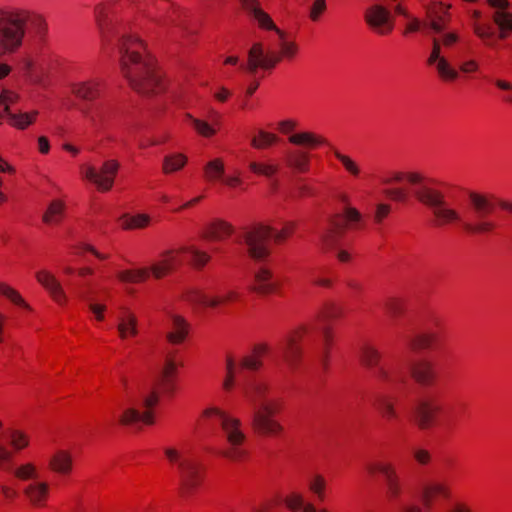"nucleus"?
<instances>
[{"label":"nucleus","mask_w":512,"mask_h":512,"mask_svg":"<svg viewBox=\"0 0 512 512\" xmlns=\"http://www.w3.org/2000/svg\"><path fill=\"white\" fill-rule=\"evenodd\" d=\"M118 49L120 73L134 91L146 96L164 91L165 74L143 39L136 34L122 35Z\"/></svg>","instance_id":"obj_1"},{"label":"nucleus","mask_w":512,"mask_h":512,"mask_svg":"<svg viewBox=\"0 0 512 512\" xmlns=\"http://www.w3.org/2000/svg\"><path fill=\"white\" fill-rule=\"evenodd\" d=\"M32 12L22 8L0 7V55L17 52L23 45Z\"/></svg>","instance_id":"obj_2"},{"label":"nucleus","mask_w":512,"mask_h":512,"mask_svg":"<svg viewBox=\"0 0 512 512\" xmlns=\"http://www.w3.org/2000/svg\"><path fill=\"white\" fill-rule=\"evenodd\" d=\"M170 462L175 463L179 473L180 494L183 497L194 495L204 478V466L196 458L183 455L174 448L165 449Z\"/></svg>","instance_id":"obj_3"},{"label":"nucleus","mask_w":512,"mask_h":512,"mask_svg":"<svg viewBox=\"0 0 512 512\" xmlns=\"http://www.w3.org/2000/svg\"><path fill=\"white\" fill-rule=\"evenodd\" d=\"M119 169L118 160L107 159L99 168L89 164L82 165L80 172L82 178L93 184L99 192H108L114 186Z\"/></svg>","instance_id":"obj_4"},{"label":"nucleus","mask_w":512,"mask_h":512,"mask_svg":"<svg viewBox=\"0 0 512 512\" xmlns=\"http://www.w3.org/2000/svg\"><path fill=\"white\" fill-rule=\"evenodd\" d=\"M221 427L227 439L228 447L220 452V455L239 462L247 457V450L243 448L245 433L238 418H222Z\"/></svg>","instance_id":"obj_5"},{"label":"nucleus","mask_w":512,"mask_h":512,"mask_svg":"<svg viewBox=\"0 0 512 512\" xmlns=\"http://www.w3.org/2000/svg\"><path fill=\"white\" fill-rule=\"evenodd\" d=\"M272 232L273 228L264 223H256L245 231L244 242L252 259L264 260L270 256Z\"/></svg>","instance_id":"obj_6"},{"label":"nucleus","mask_w":512,"mask_h":512,"mask_svg":"<svg viewBox=\"0 0 512 512\" xmlns=\"http://www.w3.org/2000/svg\"><path fill=\"white\" fill-rule=\"evenodd\" d=\"M239 297L240 294L236 289L226 287L216 291L191 290L187 300L203 307L217 308L236 302Z\"/></svg>","instance_id":"obj_7"},{"label":"nucleus","mask_w":512,"mask_h":512,"mask_svg":"<svg viewBox=\"0 0 512 512\" xmlns=\"http://www.w3.org/2000/svg\"><path fill=\"white\" fill-rule=\"evenodd\" d=\"M183 363L177 352L165 355L159 373V390L165 396H172L178 389V373Z\"/></svg>","instance_id":"obj_8"},{"label":"nucleus","mask_w":512,"mask_h":512,"mask_svg":"<svg viewBox=\"0 0 512 512\" xmlns=\"http://www.w3.org/2000/svg\"><path fill=\"white\" fill-rule=\"evenodd\" d=\"M35 280L57 306L63 308L68 305V294L53 271L48 268H40L35 272Z\"/></svg>","instance_id":"obj_9"},{"label":"nucleus","mask_w":512,"mask_h":512,"mask_svg":"<svg viewBox=\"0 0 512 512\" xmlns=\"http://www.w3.org/2000/svg\"><path fill=\"white\" fill-rule=\"evenodd\" d=\"M97 27L100 35L101 45L106 49L112 38L118 34V23L114 16L112 3H102L95 10Z\"/></svg>","instance_id":"obj_10"},{"label":"nucleus","mask_w":512,"mask_h":512,"mask_svg":"<svg viewBox=\"0 0 512 512\" xmlns=\"http://www.w3.org/2000/svg\"><path fill=\"white\" fill-rule=\"evenodd\" d=\"M366 24L379 35H388L394 28V21L388 8L380 4L368 7L364 14Z\"/></svg>","instance_id":"obj_11"},{"label":"nucleus","mask_w":512,"mask_h":512,"mask_svg":"<svg viewBox=\"0 0 512 512\" xmlns=\"http://www.w3.org/2000/svg\"><path fill=\"white\" fill-rule=\"evenodd\" d=\"M277 58L274 57L273 50H266L261 42L254 43L248 51L247 63L245 68L250 73H255L257 70H270L276 67Z\"/></svg>","instance_id":"obj_12"},{"label":"nucleus","mask_w":512,"mask_h":512,"mask_svg":"<svg viewBox=\"0 0 512 512\" xmlns=\"http://www.w3.org/2000/svg\"><path fill=\"white\" fill-rule=\"evenodd\" d=\"M185 119L189 122L195 134L205 139L215 137L222 127L221 115L215 110L210 112V117L207 119L196 117L189 112L185 114Z\"/></svg>","instance_id":"obj_13"},{"label":"nucleus","mask_w":512,"mask_h":512,"mask_svg":"<svg viewBox=\"0 0 512 512\" xmlns=\"http://www.w3.org/2000/svg\"><path fill=\"white\" fill-rule=\"evenodd\" d=\"M343 224H339L336 220L331 222V227L323 234V241L329 243L334 240L337 234L342 233L345 229H354L362 221V214L360 211L349 205L345 204L340 216Z\"/></svg>","instance_id":"obj_14"},{"label":"nucleus","mask_w":512,"mask_h":512,"mask_svg":"<svg viewBox=\"0 0 512 512\" xmlns=\"http://www.w3.org/2000/svg\"><path fill=\"white\" fill-rule=\"evenodd\" d=\"M366 469L371 475H374L375 473H380L383 475L387 494L390 498H397L401 494L402 488L400 478L392 464L383 462H370L367 463Z\"/></svg>","instance_id":"obj_15"},{"label":"nucleus","mask_w":512,"mask_h":512,"mask_svg":"<svg viewBox=\"0 0 512 512\" xmlns=\"http://www.w3.org/2000/svg\"><path fill=\"white\" fill-rule=\"evenodd\" d=\"M190 330L191 324L186 317L179 313H171L165 339L171 345H181L187 340Z\"/></svg>","instance_id":"obj_16"},{"label":"nucleus","mask_w":512,"mask_h":512,"mask_svg":"<svg viewBox=\"0 0 512 512\" xmlns=\"http://www.w3.org/2000/svg\"><path fill=\"white\" fill-rule=\"evenodd\" d=\"M182 254L183 250H181V247L164 251L159 259L150 266L152 276L155 279H161L167 276L181 264Z\"/></svg>","instance_id":"obj_17"},{"label":"nucleus","mask_w":512,"mask_h":512,"mask_svg":"<svg viewBox=\"0 0 512 512\" xmlns=\"http://www.w3.org/2000/svg\"><path fill=\"white\" fill-rule=\"evenodd\" d=\"M445 399L436 394H426L418 398L414 405L417 416H437L448 412Z\"/></svg>","instance_id":"obj_18"},{"label":"nucleus","mask_w":512,"mask_h":512,"mask_svg":"<svg viewBox=\"0 0 512 512\" xmlns=\"http://www.w3.org/2000/svg\"><path fill=\"white\" fill-rule=\"evenodd\" d=\"M308 334V327L300 325L292 329L286 338L284 358L289 364H295L302 356L301 341Z\"/></svg>","instance_id":"obj_19"},{"label":"nucleus","mask_w":512,"mask_h":512,"mask_svg":"<svg viewBox=\"0 0 512 512\" xmlns=\"http://www.w3.org/2000/svg\"><path fill=\"white\" fill-rule=\"evenodd\" d=\"M277 49L273 50L277 64L281 61H293L300 52L296 40L285 30L277 31Z\"/></svg>","instance_id":"obj_20"},{"label":"nucleus","mask_w":512,"mask_h":512,"mask_svg":"<svg viewBox=\"0 0 512 512\" xmlns=\"http://www.w3.org/2000/svg\"><path fill=\"white\" fill-rule=\"evenodd\" d=\"M101 80L98 78H88L71 82L69 87L73 96L83 101H94L100 96Z\"/></svg>","instance_id":"obj_21"},{"label":"nucleus","mask_w":512,"mask_h":512,"mask_svg":"<svg viewBox=\"0 0 512 512\" xmlns=\"http://www.w3.org/2000/svg\"><path fill=\"white\" fill-rule=\"evenodd\" d=\"M451 8V4H446L443 2H432L428 6L426 12L427 19L430 23V27L434 31L440 32L449 25V23L451 22Z\"/></svg>","instance_id":"obj_22"},{"label":"nucleus","mask_w":512,"mask_h":512,"mask_svg":"<svg viewBox=\"0 0 512 512\" xmlns=\"http://www.w3.org/2000/svg\"><path fill=\"white\" fill-rule=\"evenodd\" d=\"M117 332L121 340L125 341L139 334L138 318L129 308H122L117 318Z\"/></svg>","instance_id":"obj_23"},{"label":"nucleus","mask_w":512,"mask_h":512,"mask_svg":"<svg viewBox=\"0 0 512 512\" xmlns=\"http://www.w3.org/2000/svg\"><path fill=\"white\" fill-rule=\"evenodd\" d=\"M270 350V345L266 342L254 344L250 352L241 359V367L250 371L260 370L263 367L264 359L269 355Z\"/></svg>","instance_id":"obj_24"},{"label":"nucleus","mask_w":512,"mask_h":512,"mask_svg":"<svg viewBox=\"0 0 512 512\" xmlns=\"http://www.w3.org/2000/svg\"><path fill=\"white\" fill-rule=\"evenodd\" d=\"M235 232V227L228 221L215 218L210 221L203 232V238L210 241H225Z\"/></svg>","instance_id":"obj_25"},{"label":"nucleus","mask_w":512,"mask_h":512,"mask_svg":"<svg viewBox=\"0 0 512 512\" xmlns=\"http://www.w3.org/2000/svg\"><path fill=\"white\" fill-rule=\"evenodd\" d=\"M286 400L278 394H268L256 403L257 416H275L286 412Z\"/></svg>","instance_id":"obj_26"},{"label":"nucleus","mask_w":512,"mask_h":512,"mask_svg":"<svg viewBox=\"0 0 512 512\" xmlns=\"http://www.w3.org/2000/svg\"><path fill=\"white\" fill-rule=\"evenodd\" d=\"M411 376L419 385H433L437 380V372L434 363L428 359L419 360L413 365Z\"/></svg>","instance_id":"obj_27"},{"label":"nucleus","mask_w":512,"mask_h":512,"mask_svg":"<svg viewBox=\"0 0 512 512\" xmlns=\"http://www.w3.org/2000/svg\"><path fill=\"white\" fill-rule=\"evenodd\" d=\"M40 111L38 109L16 110L9 113L6 117L8 124L18 131H25L33 127L39 119Z\"/></svg>","instance_id":"obj_28"},{"label":"nucleus","mask_w":512,"mask_h":512,"mask_svg":"<svg viewBox=\"0 0 512 512\" xmlns=\"http://www.w3.org/2000/svg\"><path fill=\"white\" fill-rule=\"evenodd\" d=\"M414 196L423 204L431 206L434 209L441 202L445 200L444 195L431 187V181L424 176V181L420 184L414 185Z\"/></svg>","instance_id":"obj_29"},{"label":"nucleus","mask_w":512,"mask_h":512,"mask_svg":"<svg viewBox=\"0 0 512 512\" xmlns=\"http://www.w3.org/2000/svg\"><path fill=\"white\" fill-rule=\"evenodd\" d=\"M252 289L262 295L272 294L277 290L273 271L269 267L260 266L256 269Z\"/></svg>","instance_id":"obj_30"},{"label":"nucleus","mask_w":512,"mask_h":512,"mask_svg":"<svg viewBox=\"0 0 512 512\" xmlns=\"http://www.w3.org/2000/svg\"><path fill=\"white\" fill-rule=\"evenodd\" d=\"M451 496L448 485L442 482H430L424 485L421 498L426 509H432L437 499L442 498L444 500L449 499Z\"/></svg>","instance_id":"obj_31"},{"label":"nucleus","mask_w":512,"mask_h":512,"mask_svg":"<svg viewBox=\"0 0 512 512\" xmlns=\"http://www.w3.org/2000/svg\"><path fill=\"white\" fill-rule=\"evenodd\" d=\"M433 216L437 226H450L463 223V218L456 208L445 200L433 209Z\"/></svg>","instance_id":"obj_32"},{"label":"nucleus","mask_w":512,"mask_h":512,"mask_svg":"<svg viewBox=\"0 0 512 512\" xmlns=\"http://www.w3.org/2000/svg\"><path fill=\"white\" fill-rule=\"evenodd\" d=\"M288 142L295 146L313 150L326 145L327 140L324 136L318 133L311 131H300L291 134L288 137Z\"/></svg>","instance_id":"obj_33"},{"label":"nucleus","mask_w":512,"mask_h":512,"mask_svg":"<svg viewBox=\"0 0 512 512\" xmlns=\"http://www.w3.org/2000/svg\"><path fill=\"white\" fill-rule=\"evenodd\" d=\"M310 154L301 149L289 150L285 156L287 167L298 173H307L310 170Z\"/></svg>","instance_id":"obj_34"},{"label":"nucleus","mask_w":512,"mask_h":512,"mask_svg":"<svg viewBox=\"0 0 512 512\" xmlns=\"http://www.w3.org/2000/svg\"><path fill=\"white\" fill-rule=\"evenodd\" d=\"M152 276L148 266H140L119 270L116 278L124 284H139L146 282Z\"/></svg>","instance_id":"obj_35"},{"label":"nucleus","mask_w":512,"mask_h":512,"mask_svg":"<svg viewBox=\"0 0 512 512\" xmlns=\"http://www.w3.org/2000/svg\"><path fill=\"white\" fill-rule=\"evenodd\" d=\"M56 59L40 55H25L20 60L21 69L28 76H32L35 72L45 71V66L52 64Z\"/></svg>","instance_id":"obj_36"},{"label":"nucleus","mask_w":512,"mask_h":512,"mask_svg":"<svg viewBox=\"0 0 512 512\" xmlns=\"http://www.w3.org/2000/svg\"><path fill=\"white\" fill-rule=\"evenodd\" d=\"M203 178L209 183L221 182L225 176V161L222 157L208 160L202 169Z\"/></svg>","instance_id":"obj_37"},{"label":"nucleus","mask_w":512,"mask_h":512,"mask_svg":"<svg viewBox=\"0 0 512 512\" xmlns=\"http://www.w3.org/2000/svg\"><path fill=\"white\" fill-rule=\"evenodd\" d=\"M406 181L410 185L420 184L424 181V175L417 171H391L381 179L382 184L390 185Z\"/></svg>","instance_id":"obj_38"},{"label":"nucleus","mask_w":512,"mask_h":512,"mask_svg":"<svg viewBox=\"0 0 512 512\" xmlns=\"http://www.w3.org/2000/svg\"><path fill=\"white\" fill-rule=\"evenodd\" d=\"M473 34L488 48L495 47V38L498 37L495 28L489 22L472 21Z\"/></svg>","instance_id":"obj_39"},{"label":"nucleus","mask_w":512,"mask_h":512,"mask_svg":"<svg viewBox=\"0 0 512 512\" xmlns=\"http://www.w3.org/2000/svg\"><path fill=\"white\" fill-rule=\"evenodd\" d=\"M24 494L34 506H44L49 495V485L45 482H33L24 488Z\"/></svg>","instance_id":"obj_40"},{"label":"nucleus","mask_w":512,"mask_h":512,"mask_svg":"<svg viewBox=\"0 0 512 512\" xmlns=\"http://www.w3.org/2000/svg\"><path fill=\"white\" fill-rule=\"evenodd\" d=\"M66 204L62 199L52 200L45 210L42 221L49 226H55L61 223L64 218Z\"/></svg>","instance_id":"obj_41"},{"label":"nucleus","mask_w":512,"mask_h":512,"mask_svg":"<svg viewBox=\"0 0 512 512\" xmlns=\"http://www.w3.org/2000/svg\"><path fill=\"white\" fill-rule=\"evenodd\" d=\"M188 161V156L183 152L168 153L162 161V172L166 175L179 172L188 164Z\"/></svg>","instance_id":"obj_42"},{"label":"nucleus","mask_w":512,"mask_h":512,"mask_svg":"<svg viewBox=\"0 0 512 512\" xmlns=\"http://www.w3.org/2000/svg\"><path fill=\"white\" fill-rule=\"evenodd\" d=\"M50 469L61 475L68 476L73 469V458L68 451L57 452L50 460Z\"/></svg>","instance_id":"obj_43"},{"label":"nucleus","mask_w":512,"mask_h":512,"mask_svg":"<svg viewBox=\"0 0 512 512\" xmlns=\"http://www.w3.org/2000/svg\"><path fill=\"white\" fill-rule=\"evenodd\" d=\"M22 99L20 92L11 86L0 87V109L3 111L4 116L11 113V107L17 105Z\"/></svg>","instance_id":"obj_44"},{"label":"nucleus","mask_w":512,"mask_h":512,"mask_svg":"<svg viewBox=\"0 0 512 512\" xmlns=\"http://www.w3.org/2000/svg\"><path fill=\"white\" fill-rule=\"evenodd\" d=\"M334 157L341 164L343 170L353 179H360L363 173L361 164L352 156L339 150H334Z\"/></svg>","instance_id":"obj_45"},{"label":"nucleus","mask_w":512,"mask_h":512,"mask_svg":"<svg viewBox=\"0 0 512 512\" xmlns=\"http://www.w3.org/2000/svg\"><path fill=\"white\" fill-rule=\"evenodd\" d=\"M469 200L479 217L486 216L494 210V203L489 195L472 192L469 194Z\"/></svg>","instance_id":"obj_46"},{"label":"nucleus","mask_w":512,"mask_h":512,"mask_svg":"<svg viewBox=\"0 0 512 512\" xmlns=\"http://www.w3.org/2000/svg\"><path fill=\"white\" fill-rule=\"evenodd\" d=\"M151 221V216L146 213L125 214L120 218V226L125 230L144 229Z\"/></svg>","instance_id":"obj_47"},{"label":"nucleus","mask_w":512,"mask_h":512,"mask_svg":"<svg viewBox=\"0 0 512 512\" xmlns=\"http://www.w3.org/2000/svg\"><path fill=\"white\" fill-rule=\"evenodd\" d=\"M492 20L499 29V39H506L512 33V13L508 10L495 11Z\"/></svg>","instance_id":"obj_48"},{"label":"nucleus","mask_w":512,"mask_h":512,"mask_svg":"<svg viewBox=\"0 0 512 512\" xmlns=\"http://www.w3.org/2000/svg\"><path fill=\"white\" fill-rule=\"evenodd\" d=\"M285 504L293 512H329L327 509L317 510L312 503H306L300 493H291L288 495L285 499Z\"/></svg>","instance_id":"obj_49"},{"label":"nucleus","mask_w":512,"mask_h":512,"mask_svg":"<svg viewBox=\"0 0 512 512\" xmlns=\"http://www.w3.org/2000/svg\"><path fill=\"white\" fill-rule=\"evenodd\" d=\"M251 15L260 30L274 32L275 35H277V31L283 30L276 25L271 15L262 7L251 13Z\"/></svg>","instance_id":"obj_50"},{"label":"nucleus","mask_w":512,"mask_h":512,"mask_svg":"<svg viewBox=\"0 0 512 512\" xmlns=\"http://www.w3.org/2000/svg\"><path fill=\"white\" fill-rule=\"evenodd\" d=\"M0 296L9 300L12 304L26 310H30V305L22 297L20 292L4 281H0Z\"/></svg>","instance_id":"obj_51"},{"label":"nucleus","mask_w":512,"mask_h":512,"mask_svg":"<svg viewBox=\"0 0 512 512\" xmlns=\"http://www.w3.org/2000/svg\"><path fill=\"white\" fill-rule=\"evenodd\" d=\"M160 402V395L157 391H151L146 394L141 402V411L132 409L130 416H150Z\"/></svg>","instance_id":"obj_52"},{"label":"nucleus","mask_w":512,"mask_h":512,"mask_svg":"<svg viewBox=\"0 0 512 512\" xmlns=\"http://www.w3.org/2000/svg\"><path fill=\"white\" fill-rule=\"evenodd\" d=\"M278 142L279 137L275 133L260 129L252 137L250 144L253 148L262 150L267 149Z\"/></svg>","instance_id":"obj_53"},{"label":"nucleus","mask_w":512,"mask_h":512,"mask_svg":"<svg viewBox=\"0 0 512 512\" xmlns=\"http://www.w3.org/2000/svg\"><path fill=\"white\" fill-rule=\"evenodd\" d=\"M181 250H183V254H188L191 257L193 265L197 268L204 267L211 260V256L207 251L194 244L183 246Z\"/></svg>","instance_id":"obj_54"},{"label":"nucleus","mask_w":512,"mask_h":512,"mask_svg":"<svg viewBox=\"0 0 512 512\" xmlns=\"http://www.w3.org/2000/svg\"><path fill=\"white\" fill-rule=\"evenodd\" d=\"M249 170L258 176L273 177L279 172V165L273 161H251Z\"/></svg>","instance_id":"obj_55"},{"label":"nucleus","mask_w":512,"mask_h":512,"mask_svg":"<svg viewBox=\"0 0 512 512\" xmlns=\"http://www.w3.org/2000/svg\"><path fill=\"white\" fill-rule=\"evenodd\" d=\"M308 490L316 496L319 501H324L326 495L327 481L321 474H313L307 481Z\"/></svg>","instance_id":"obj_56"},{"label":"nucleus","mask_w":512,"mask_h":512,"mask_svg":"<svg viewBox=\"0 0 512 512\" xmlns=\"http://www.w3.org/2000/svg\"><path fill=\"white\" fill-rule=\"evenodd\" d=\"M438 341L436 331H423L417 334L412 340V346L418 350H426L435 345Z\"/></svg>","instance_id":"obj_57"},{"label":"nucleus","mask_w":512,"mask_h":512,"mask_svg":"<svg viewBox=\"0 0 512 512\" xmlns=\"http://www.w3.org/2000/svg\"><path fill=\"white\" fill-rule=\"evenodd\" d=\"M252 426L258 433L264 435H273L281 430V426L274 418H253Z\"/></svg>","instance_id":"obj_58"},{"label":"nucleus","mask_w":512,"mask_h":512,"mask_svg":"<svg viewBox=\"0 0 512 512\" xmlns=\"http://www.w3.org/2000/svg\"><path fill=\"white\" fill-rule=\"evenodd\" d=\"M87 307L92 320L96 323H103L106 320L108 306L105 302L90 298L87 301Z\"/></svg>","instance_id":"obj_59"},{"label":"nucleus","mask_w":512,"mask_h":512,"mask_svg":"<svg viewBox=\"0 0 512 512\" xmlns=\"http://www.w3.org/2000/svg\"><path fill=\"white\" fill-rule=\"evenodd\" d=\"M465 229L468 232L475 234H488L494 231L496 225L493 221L483 217H479V220L475 222H467L464 224Z\"/></svg>","instance_id":"obj_60"},{"label":"nucleus","mask_w":512,"mask_h":512,"mask_svg":"<svg viewBox=\"0 0 512 512\" xmlns=\"http://www.w3.org/2000/svg\"><path fill=\"white\" fill-rule=\"evenodd\" d=\"M374 412L383 415L395 413L394 399L389 396L378 395L371 401Z\"/></svg>","instance_id":"obj_61"},{"label":"nucleus","mask_w":512,"mask_h":512,"mask_svg":"<svg viewBox=\"0 0 512 512\" xmlns=\"http://www.w3.org/2000/svg\"><path fill=\"white\" fill-rule=\"evenodd\" d=\"M381 358V352L374 346L367 345L362 349L361 361L368 368H374L378 366Z\"/></svg>","instance_id":"obj_62"},{"label":"nucleus","mask_w":512,"mask_h":512,"mask_svg":"<svg viewBox=\"0 0 512 512\" xmlns=\"http://www.w3.org/2000/svg\"><path fill=\"white\" fill-rule=\"evenodd\" d=\"M439 77L444 81H455L459 77V72L448 62V60L440 59V61L434 65Z\"/></svg>","instance_id":"obj_63"},{"label":"nucleus","mask_w":512,"mask_h":512,"mask_svg":"<svg viewBox=\"0 0 512 512\" xmlns=\"http://www.w3.org/2000/svg\"><path fill=\"white\" fill-rule=\"evenodd\" d=\"M7 438L9 439L11 446L17 451L27 447L29 444L28 436L20 430H9Z\"/></svg>","instance_id":"obj_64"}]
</instances>
